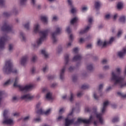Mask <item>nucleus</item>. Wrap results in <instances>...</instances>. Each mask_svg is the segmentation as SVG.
Listing matches in <instances>:
<instances>
[{
  "label": "nucleus",
  "instance_id": "f257e3e1",
  "mask_svg": "<svg viewBox=\"0 0 126 126\" xmlns=\"http://www.w3.org/2000/svg\"><path fill=\"white\" fill-rule=\"evenodd\" d=\"M121 69L120 68H116V72H112L111 80L114 82V86L119 85L121 88L126 86V82L124 79L120 77Z\"/></svg>",
  "mask_w": 126,
  "mask_h": 126
},
{
  "label": "nucleus",
  "instance_id": "f03ea898",
  "mask_svg": "<svg viewBox=\"0 0 126 126\" xmlns=\"http://www.w3.org/2000/svg\"><path fill=\"white\" fill-rule=\"evenodd\" d=\"M39 25L36 24L34 27V32L35 33L39 32L40 38L37 41V44L39 46L40 45L43 41L45 40L46 37L49 33V30H46L45 31H39Z\"/></svg>",
  "mask_w": 126,
  "mask_h": 126
},
{
  "label": "nucleus",
  "instance_id": "7ed1b4c3",
  "mask_svg": "<svg viewBox=\"0 0 126 126\" xmlns=\"http://www.w3.org/2000/svg\"><path fill=\"white\" fill-rule=\"evenodd\" d=\"M3 71L7 74L11 72L13 73H17V71L16 69H14L12 63L10 60L6 61L5 66L3 68Z\"/></svg>",
  "mask_w": 126,
  "mask_h": 126
},
{
  "label": "nucleus",
  "instance_id": "20e7f679",
  "mask_svg": "<svg viewBox=\"0 0 126 126\" xmlns=\"http://www.w3.org/2000/svg\"><path fill=\"white\" fill-rule=\"evenodd\" d=\"M18 80L19 78L18 77H16L13 85V86L14 87L18 88L21 91L24 92H27L32 89L33 86L32 85L26 86L24 87L23 86H21L19 85H17Z\"/></svg>",
  "mask_w": 126,
  "mask_h": 126
},
{
  "label": "nucleus",
  "instance_id": "39448f33",
  "mask_svg": "<svg viewBox=\"0 0 126 126\" xmlns=\"http://www.w3.org/2000/svg\"><path fill=\"white\" fill-rule=\"evenodd\" d=\"M64 60L65 62V65L63 67V69L61 71L60 73V79L63 80L64 78V73L66 68V66L69 62V55L68 54H65L64 56Z\"/></svg>",
  "mask_w": 126,
  "mask_h": 126
},
{
  "label": "nucleus",
  "instance_id": "423d86ee",
  "mask_svg": "<svg viewBox=\"0 0 126 126\" xmlns=\"http://www.w3.org/2000/svg\"><path fill=\"white\" fill-rule=\"evenodd\" d=\"M8 111L7 110H5L4 111L3 116H4L5 120L3 122V124L11 126V125H13V121L11 119H6V116L7 114L8 113Z\"/></svg>",
  "mask_w": 126,
  "mask_h": 126
},
{
  "label": "nucleus",
  "instance_id": "0eeeda50",
  "mask_svg": "<svg viewBox=\"0 0 126 126\" xmlns=\"http://www.w3.org/2000/svg\"><path fill=\"white\" fill-rule=\"evenodd\" d=\"M61 32H62V28H60L58 27L56 28V31L52 34V39L54 43H55L57 41L56 38V36L60 34Z\"/></svg>",
  "mask_w": 126,
  "mask_h": 126
},
{
  "label": "nucleus",
  "instance_id": "6e6552de",
  "mask_svg": "<svg viewBox=\"0 0 126 126\" xmlns=\"http://www.w3.org/2000/svg\"><path fill=\"white\" fill-rule=\"evenodd\" d=\"M114 37H111V38H110L109 41L106 42V41H104V42L101 41V40H100V39H99L97 41V45L98 46H102V47H106L107 45H109V44H111L114 41Z\"/></svg>",
  "mask_w": 126,
  "mask_h": 126
},
{
  "label": "nucleus",
  "instance_id": "1a4fd4ad",
  "mask_svg": "<svg viewBox=\"0 0 126 126\" xmlns=\"http://www.w3.org/2000/svg\"><path fill=\"white\" fill-rule=\"evenodd\" d=\"M1 30L3 32H12V27L8 25L7 22H5L1 27Z\"/></svg>",
  "mask_w": 126,
  "mask_h": 126
},
{
  "label": "nucleus",
  "instance_id": "9d476101",
  "mask_svg": "<svg viewBox=\"0 0 126 126\" xmlns=\"http://www.w3.org/2000/svg\"><path fill=\"white\" fill-rule=\"evenodd\" d=\"M7 40V36L4 35L0 38V49H3L4 47L5 43Z\"/></svg>",
  "mask_w": 126,
  "mask_h": 126
},
{
  "label": "nucleus",
  "instance_id": "9b49d317",
  "mask_svg": "<svg viewBox=\"0 0 126 126\" xmlns=\"http://www.w3.org/2000/svg\"><path fill=\"white\" fill-rule=\"evenodd\" d=\"M93 120V118L92 116H91V117H90V119L88 120H87L86 119L79 118L77 120V122L79 123H84V124H89Z\"/></svg>",
  "mask_w": 126,
  "mask_h": 126
},
{
  "label": "nucleus",
  "instance_id": "f8f14e48",
  "mask_svg": "<svg viewBox=\"0 0 126 126\" xmlns=\"http://www.w3.org/2000/svg\"><path fill=\"white\" fill-rule=\"evenodd\" d=\"M94 111V113L96 116L97 119H98L99 121V122L101 124H102L103 123V119L102 118V114H97L96 112V108H94L93 109Z\"/></svg>",
  "mask_w": 126,
  "mask_h": 126
},
{
  "label": "nucleus",
  "instance_id": "ddd939ff",
  "mask_svg": "<svg viewBox=\"0 0 126 126\" xmlns=\"http://www.w3.org/2000/svg\"><path fill=\"white\" fill-rule=\"evenodd\" d=\"M51 109H49L48 110H47L46 112H44L42 109H40L39 110H38L36 111V113L38 115H43L45 114L46 115H47L48 114H49L51 111Z\"/></svg>",
  "mask_w": 126,
  "mask_h": 126
},
{
  "label": "nucleus",
  "instance_id": "4468645a",
  "mask_svg": "<svg viewBox=\"0 0 126 126\" xmlns=\"http://www.w3.org/2000/svg\"><path fill=\"white\" fill-rule=\"evenodd\" d=\"M33 98V96H31L30 94L23 95L21 97L22 99H24L26 100H32Z\"/></svg>",
  "mask_w": 126,
  "mask_h": 126
},
{
  "label": "nucleus",
  "instance_id": "2eb2a0df",
  "mask_svg": "<svg viewBox=\"0 0 126 126\" xmlns=\"http://www.w3.org/2000/svg\"><path fill=\"white\" fill-rule=\"evenodd\" d=\"M67 2H68V4L72 8V9L71 10V13L72 14L75 13L76 12V8L73 7V5H72V0H68Z\"/></svg>",
  "mask_w": 126,
  "mask_h": 126
},
{
  "label": "nucleus",
  "instance_id": "dca6fc26",
  "mask_svg": "<svg viewBox=\"0 0 126 126\" xmlns=\"http://www.w3.org/2000/svg\"><path fill=\"white\" fill-rule=\"evenodd\" d=\"M74 122V119L69 120L68 118L65 119V126H70Z\"/></svg>",
  "mask_w": 126,
  "mask_h": 126
},
{
  "label": "nucleus",
  "instance_id": "f3484780",
  "mask_svg": "<svg viewBox=\"0 0 126 126\" xmlns=\"http://www.w3.org/2000/svg\"><path fill=\"white\" fill-rule=\"evenodd\" d=\"M27 60H28V56H27V55H26V56H23V57H22L21 60V65L24 66L26 64Z\"/></svg>",
  "mask_w": 126,
  "mask_h": 126
},
{
  "label": "nucleus",
  "instance_id": "a211bd4d",
  "mask_svg": "<svg viewBox=\"0 0 126 126\" xmlns=\"http://www.w3.org/2000/svg\"><path fill=\"white\" fill-rule=\"evenodd\" d=\"M109 104V102L108 101H105L103 103V107L102 109L101 112L102 113H104L106 110V107Z\"/></svg>",
  "mask_w": 126,
  "mask_h": 126
},
{
  "label": "nucleus",
  "instance_id": "6ab92c4d",
  "mask_svg": "<svg viewBox=\"0 0 126 126\" xmlns=\"http://www.w3.org/2000/svg\"><path fill=\"white\" fill-rule=\"evenodd\" d=\"M126 54V48H124L123 52H118V56H119L120 58H122L125 56Z\"/></svg>",
  "mask_w": 126,
  "mask_h": 126
},
{
  "label": "nucleus",
  "instance_id": "aec40b11",
  "mask_svg": "<svg viewBox=\"0 0 126 126\" xmlns=\"http://www.w3.org/2000/svg\"><path fill=\"white\" fill-rule=\"evenodd\" d=\"M81 59H82L81 55H76L73 58V61L75 62V61H80Z\"/></svg>",
  "mask_w": 126,
  "mask_h": 126
},
{
  "label": "nucleus",
  "instance_id": "412c9836",
  "mask_svg": "<svg viewBox=\"0 0 126 126\" xmlns=\"http://www.w3.org/2000/svg\"><path fill=\"white\" fill-rule=\"evenodd\" d=\"M41 21L45 24H47L48 22V18L47 16H41Z\"/></svg>",
  "mask_w": 126,
  "mask_h": 126
},
{
  "label": "nucleus",
  "instance_id": "4be33fe9",
  "mask_svg": "<svg viewBox=\"0 0 126 126\" xmlns=\"http://www.w3.org/2000/svg\"><path fill=\"white\" fill-rule=\"evenodd\" d=\"M90 29V26H87L86 29H85L84 30H81L79 33L80 34H84L87 32H88V30Z\"/></svg>",
  "mask_w": 126,
  "mask_h": 126
},
{
  "label": "nucleus",
  "instance_id": "5701e85b",
  "mask_svg": "<svg viewBox=\"0 0 126 126\" xmlns=\"http://www.w3.org/2000/svg\"><path fill=\"white\" fill-rule=\"evenodd\" d=\"M41 54L44 55L45 58H47L48 57V53H47L46 51H45V50H44V49H42V50H41Z\"/></svg>",
  "mask_w": 126,
  "mask_h": 126
},
{
  "label": "nucleus",
  "instance_id": "b1692460",
  "mask_svg": "<svg viewBox=\"0 0 126 126\" xmlns=\"http://www.w3.org/2000/svg\"><path fill=\"white\" fill-rule=\"evenodd\" d=\"M95 8L96 9H98L100 8V3L99 1H96L94 4Z\"/></svg>",
  "mask_w": 126,
  "mask_h": 126
},
{
  "label": "nucleus",
  "instance_id": "393cba45",
  "mask_svg": "<svg viewBox=\"0 0 126 126\" xmlns=\"http://www.w3.org/2000/svg\"><path fill=\"white\" fill-rule=\"evenodd\" d=\"M120 21L121 23H125L126 22V17L125 16H122L120 18Z\"/></svg>",
  "mask_w": 126,
  "mask_h": 126
},
{
  "label": "nucleus",
  "instance_id": "a878e982",
  "mask_svg": "<svg viewBox=\"0 0 126 126\" xmlns=\"http://www.w3.org/2000/svg\"><path fill=\"white\" fill-rule=\"evenodd\" d=\"M52 94L49 93L46 94V98L48 100H51L52 99Z\"/></svg>",
  "mask_w": 126,
  "mask_h": 126
},
{
  "label": "nucleus",
  "instance_id": "bb28decb",
  "mask_svg": "<svg viewBox=\"0 0 126 126\" xmlns=\"http://www.w3.org/2000/svg\"><path fill=\"white\" fill-rule=\"evenodd\" d=\"M78 20V18L77 17H75L74 18H73L71 20V24L73 25L74 24V23H76V22Z\"/></svg>",
  "mask_w": 126,
  "mask_h": 126
},
{
  "label": "nucleus",
  "instance_id": "cd10ccee",
  "mask_svg": "<svg viewBox=\"0 0 126 126\" xmlns=\"http://www.w3.org/2000/svg\"><path fill=\"white\" fill-rule=\"evenodd\" d=\"M123 6V3L122 2H119L117 4V8L118 9H121Z\"/></svg>",
  "mask_w": 126,
  "mask_h": 126
},
{
  "label": "nucleus",
  "instance_id": "c85d7f7f",
  "mask_svg": "<svg viewBox=\"0 0 126 126\" xmlns=\"http://www.w3.org/2000/svg\"><path fill=\"white\" fill-rule=\"evenodd\" d=\"M118 95L121 96L122 98H126V94H123L120 92H118L117 93Z\"/></svg>",
  "mask_w": 126,
  "mask_h": 126
},
{
  "label": "nucleus",
  "instance_id": "c756f323",
  "mask_svg": "<svg viewBox=\"0 0 126 126\" xmlns=\"http://www.w3.org/2000/svg\"><path fill=\"white\" fill-rule=\"evenodd\" d=\"M87 69L90 71L93 70V65H92V64H91L90 65H88V66H87Z\"/></svg>",
  "mask_w": 126,
  "mask_h": 126
},
{
  "label": "nucleus",
  "instance_id": "7c9ffc66",
  "mask_svg": "<svg viewBox=\"0 0 126 126\" xmlns=\"http://www.w3.org/2000/svg\"><path fill=\"white\" fill-rule=\"evenodd\" d=\"M29 26H30L29 22L27 23L24 25L25 28L27 30H29Z\"/></svg>",
  "mask_w": 126,
  "mask_h": 126
},
{
  "label": "nucleus",
  "instance_id": "2f4dec72",
  "mask_svg": "<svg viewBox=\"0 0 126 126\" xmlns=\"http://www.w3.org/2000/svg\"><path fill=\"white\" fill-rule=\"evenodd\" d=\"M89 88V86L88 85H84L82 86L81 89L83 90H86Z\"/></svg>",
  "mask_w": 126,
  "mask_h": 126
},
{
  "label": "nucleus",
  "instance_id": "473e14b6",
  "mask_svg": "<svg viewBox=\"0 0 126 126\" xmlns=\"http://www.w3.org/2000/svg\"><path fill=\"white\" fill-rule=\"evenodd\" d=\"M119 121V119L118 117H115L112 120L113 123H116Z\"/></svg>",
  "mask_w": 126,
  "mask_h": 126
},
{
  "label": "nucleus",
  "instance_id": "72a5a7b5",
  "mask_svg": "<svg viewBox=\"0 0 126 126\" xmlns=\"http://www.w3.org/2000/svg\"><path fill=\"white\" fill-rule=\"evenodd\" d=\"M27 0H20V4L21 5H24L25 4Z\"/></svg>",
  "mask_w": 126,
  "mask_h": 126
},
{
  "label": "nucleus",
  "instance_id": "f704fd0d",
  "mask_svg": "<svg viewBox=\"0 0 126 126\" xmlns=\"http://www.w3.org/2000/svg\"><path fill=\"white\" fill-rule=\"evenodd\" d=\"M20 35L22 36V38H23V41H25L26 38H25V36H24V33H23L22 32H20Z\"/></svg>",
  "mask_w": 126,
  "mask_h": 126
},
{
  "label": "nucleus",
  "instance_id": "c9c22d12",
  "mask_svg": "<svg viewBox=\"0 0 126 126\" xmlns=\"http://www.w3.org/2000/svg\"><path fill=\"white\" fill-rule=\"evenodd\" d=\"M66 31L68 34L70 33L71 30L69 27H67Z\"/></svg>",
  "mask_w": 126,
  "mask_h": 126
},
{
  "label": "nucleus",
  "instance_id": "e433bc0d",
  "mask_svg": "<svg viewBox=\"0 0 126 126\" xmlns=\"http://www.w3.org/2000/svg\"><path fill=\"white\" fill-rule=\"evenodd\" d=\"M3 15L5 17H8L10 15V14L8 12H4Z\"/></svg>",
  "mask_w": 126,
  "mask_h": 126
},
{
  "label": "nucleus",
  "instance_id": "4c0bfd02",
  "mask_svg": "<svg viewBox=\"0 0 126 126\" xmlns=\"http://www.w3.org/2000/svg\"><path fill=\"white\" fill-rule=\"evenodd\" d=\"M73 100V94L71 93L70 94V101L71 102H72Z\"/></svg>",
  "mask_w": 126,
  "mask_h": 126
},
{
  "label": "nucleus",
  "instance_id": "58836bf2",
  "mask_svg": "<svg viewBox=\"0 0 126 126\" xmlns=\"http://www.w3.org/2000/svg\"><path fill=\"white\" fill-rule=\"evenodd\" d=\"M4 4V0H0V5L2 6Z\"/></svg>",
  "mask_w": 126,
  "mask_h": 126
},
{
  "label": "nucleus",
  "instance_id": "ea45409f",
  "mask_svg": "<svg viewBox=\"0 0 126 126\" xmlns=\"http://www.w3.org/2000/svg\"><path fill=\"white\" fill-rule=\"evenodd\" d=\"M78 51V49L77 48V47H76L75 48H74L73 52H74V53L77 54Z\"/></svg>",
  "mask_w": 126,
  "mask_h": 126
},
{
  "label": "nucleus",
  "instance_id": "a19ab883",
  "mask_svg": "<svg viewBox=\"0 0 126 126\" xmlns=\"http://www.w3.org/2000/svg\"><path fill=\"white\" fill-rule=\"evenodd\" d=\"M36 56H33L32 59V61L33 63H34L36 61Z\"/></svg>",
  "mask_w": 126,
  "mask_h": 126
},
{
  "label": "nucleus",
  "instance_id": "79ce46f5",
  "mask_svg": "<svg viewBox=\"0 0 126 126\" xmlns=\"http://www.w3.org/2000/svg\"><path fill=\"white\" fill-rule=\"evenodd\" d=\"M10 83V80H8L6 81L4 84L3 86H7Z\"/></svg>",
  "mask_w": 126,
  "mask_h": 126
},
{
  "label": "nucleus",
  "instance_id": "37998d69",
  "mask_svg": "<svg viewBox=\"0 0 126 126\" xmlns=\"http://www.w3.org/2000/svg\"><path fill=\"white\" fill-rule=\"evenodd\" d=\"M85 111L87 112H90L91 111V109L88 107H86L85 108Z\"/></svg>",
  "mask_w": 126,
  "mask_h": 126
},
{
  "label": "nucleus",
  "instance_id": "c03bdc74",
  "mask_svg": "<svg viewBox=\"0 0 126 126\" xmlns=\"http://www.w3.org/2000/svg\"><path fill=\"white\" fill-rule=\"evenodd\" d=\"M73 35L71 34L69 36V40L70 42H72L73 41Z\"/></svg>",
  "mask_w": 126,
  "mask_h": 126
},
{
  "label": "nucleus",
  "instance_id": "a18cd8bd",
  "mask_svg": "<svg viewBox=\"0 0 126 126\" xmlns=\"http://www.w3.org/2000/svg\"><path fill=\"white\" fill-rule=\"evenodd\" d=\"M34 120V121L36 122H40L41 121V119H40V118L35 119Z\"/></svg>",
  "mask_w": 126,
  "mask_h": 126
},
{
  "label": "nucleus",
  "instance_id": "49530a36",
  "mask_svg": "<svg viewBox=\"0 0 126 126\" xmlns=\"http://www.w3.org/2000/svg\"><path fill=\"white\" fill-rule=\"evenodd\" d=\"M13 49V45L12 44H9V50L11 51Z\"/></svg>",
  "mask_w": 126,
  "mask_h": 126
},
{
  "label": "nucleus",
  "instance_id": "de8ad7c7",
  "mask_svg": "<svg viewBox=\"0 0 126 126\" xmlns=\"http://www.w3.org/2000/svg\"><path fill=\"white\" fill-rule=\"evenodd\" d=\"M107 61L106 60V59H103V60H102V63L103 64H106L107 63Z\"/></svg>",
  "mask_w": 126,
  "mask_h": 126
},
{
  "label": "nucleus",
  "instance_id": "09e8293b",
  "mask_svg": "<svg viewBox=\"0 0 126 126\" xmlns=\"http://www.w3.org/2000/svg\"><path fill=\"white\" fill-rule=\"evenodd\" d=\"M82 95H83V94H82V92L79 93L77 94V97H80Z\"/></svg>",
  "mask_w": 126,
  "mask_h": 126
},
{
  "label": "nucleus",
  "instance_id": "8fccbe9b",
  "mask_svg": "<svg viewBox=\"0 0 126 126\" xmlns=\"http://www.w3.org/2000/svg\"><path fill=\"white\" fill-rule=\"evenodd\" d=\"M77 79V76H74L73 77L72 80H73V82H75L76 81Z\"/></svg>",
  "mask_w": 126,
  "mask_h": 126
},
{
  "label": "nucleus",
  "instance_id": "3c124183",
  "mask_svg": "<svg viewBox=\"0 0 126 126\" xmlns=\"http://www.w3.org/2000/svg\"><path fill=\"white\" fill-rule=\"evenodd\" d=\"M74 69V67H70L69 68V72L72 71Z\"/></svg>",
  "mask_w": 126,
  "mask_h": 126
},
{
  "label": "nucleus",
  "instance_id": "603ef678",
  "mask_svg": "<svg viewBox=\"0 0 126 126\" xmlns=\"http://www.w3.org/2000/svg\"><path fill=\"white\" fill-rule=\"evenodd\" d=\"M29 118H30V117L29 116H27V117L24 118L23 120L24 121H27V120H28L29 119Z\"/></svg>",
  "mask_w": 126,
  "mask_h": 126
},
{
  "label": "nucleus",
  "instance_id": "864d4df0",
  "mask_svg": "<svg viewBox=\"0 0 126 126\" xmlns=\"http://www.w3.org/2000/svg\"><path fill=\"white\" fill-rule=\"evenodd\" d=\"M54 78V77L53 76H49L48 77V79L49 80L53 79Z\"/></svg>",
  "mask_w": 126,
  "mask_h": 126
},
{
  "label": "nucleus",
  "instance_id": "5fc2aeb1",
  "mask_svg": "<svg viewBox=\"0 0 126 126\" xmlns=\"http://www.w3.org/2000/svg\"><path fill=\"white\" fill-rule=\"evenodd\" d=\"M94 97L96 100H97L98 98V97L96 95V94L95 93L94 94Z\"/></svg>",
  "mask_w": 126,
  "mask_h": 126
},
{
  "label": "nucleus",
  "instance_id": "6e6d98bb",
  "mask_svg": "<svg viewBox=\"0 0 126 126\" xmlns=\"http://www.w3.org/2000/svg\"><path fill=\"white\" fill-rule=\"evenodd\" d=\"M122 31H119L118 33V36L120 37V36L122 34Z\"/></svg>",
  "mask_w": 126,
  "mask_h": 126
},
{
  "label": "nucleus",
  "instance_id": "4d7b16f0",
  "mask_svg": "<svg viewBox=\"0 0 126 126\" xmlns=\"http://www.w3.org/2000/svg\"><path fill=\"white\" fill-rule=\"evenodd\" d=\"M110 18V14H107L105 15V18L106 19H109Z\"/></svg>",
  "mask_w": 126,
  "mask_h": 126
},
{
  "label": "nucleus",
  "instance_id": "13d9d810",
  "mask_svg": "<svg viewBox=\"0 0 126 126\" xmlns=\"http://www.w3.org/2000/svg\"><path fill=\"white\" fill-rule=\"evenodd\" d=\"M48 68V66H45L44 67V68H43V71L44 72H45L46 70H47V69Z\"/></svg>",
  "mask_w": 126,
  "mask_h": 126
},
{
  "label": "nucleus",
  "instance_id": "bf43d9fd",
  "mask_svg": "<svg viewBox=\"0 0 126 126\" xmlns=\"http://www.w3.org/2000/svg\"><path fill=\"white\" fill-rule=\"evenodd\" d=\"M40 104H41L40 103H38L36 105V108L37 109H39V107H40Z\"/></svg>",
  "mask_w": 126,
  "mask_h": 126
},
{
  "label": "nucleus",
  "instance_id": "052dcab7",
  "mask_svg": "<svg viewBox=\"0 0 126 126\" xmlns=\"http://www.w3.org/2000/svg\"><path fill=\"white\" fill-rule=\"evenodd\" d=\"M84 41H85V40H84V38H80L79 42L80 43H82Z\"/></svg>",
  "mask_w": 126,
  "mask_h": 126
},
{
  "label": "nucleus",
  "instance_id": "680f3d73",
  "mask_svg": "<svg viewBox=\"0 0 126 126\" xmlns=\"http://www.w3.org/2000/svg\"><path fill=\"white\" fill-rule=\"evenodd\" d=\"M93 21V18L92 17H90L89 18V22L91 24Z\"/></svg>",
  "mask_w": 126,
  "mask_h": 126
},
{
  "label": "nucleus",
  "instance_id": "e2e57ef3",
  "mask_svg": "<svg viewBox=\"0 0 126 126\" xmlns=\"http://www.w3.org/2000/svg\"><path fill=\"white\" fill-rule=\"evenodd\" d=\"M103 85L101 84L99 86V90L100 91L103 88Z\"/></svg>",
  "mask_w": 126,
  "mask_h": 126
},
{
  "label": "nucleus",
  "instance_id": "0e129e2a",
  "mask_svg": "<svg viewBox=\"0 0 126 126\" xmlns=\"http://www.w3.org/2000/svg\"><path fill=\"white\" fill-rule=\"evenodd\" d=\"M87 48L88 49L91 48H92V44H88V45H87Z\"/></svg>",
  "mask_w": 126,
  "mask_h": 126
},
{
  "label": "nucleus",
  "instance_id": "69168bd1",
  "mask_svg": "<svg viewBox=\"0 0 126 126\" xmlns=\"http://www.w3.org/2000/svg\"><path fill=\"white\" fill-rule=\"evenodd\" d=\"M74 109H75L74 108H72L71 112L68 115V116H71V115H72V114H73V113L74 112Z\"/></svg>",
  "mask_w": 126,
  "mask_h": 126
},
{
  "label": "nucleus",
  "instance_id": "338daca9",
  "mask_svg": "<svg viewBox=\"0 0 126 126\" xmlns=\"http://www.w3.org/2000/svg\"><path fill=\"white\" fill-rule=\"evenodd\" d=\"M63 119V117L62 116H60V117L58 118L57 120H58V121H60V120H61Z\"/></svg>",
  "mask_w": 126,
  "mask_h": 126
},
{
  "label": "nucleus",
  "instance_id": "774afa93",
  "mask_svg": "<svg viewBox=\"0 0 126 126\" xmlns=\"http://www.w3.org/2000/svg\"><path fill=\"white\" fill-rule=\"evenodd\" d=\"M19 115V113H15L13 114L14 116H18Z\"/></svg>",
  "mask_w": 126,
  "mask_h": 126
}]
</instances>
